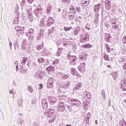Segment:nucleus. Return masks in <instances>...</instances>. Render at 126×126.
I'll use <instances>...</instances> for the list:
<instances>
[{"mask_svg":"<svg viewBox=\"0 0 126 126\" xmlns=\"http://www.w3.org/2000/svg\"><path fill=\"white\" fill-rule=\"evenodd\" d=\"M89 34L88 33H86L81 36L80 41L81 43H84L85 42L89 41Z\"/></svg>","mask_w":126,"mask_h":126,"instance_id":"obj_1","label":"nucleus"},{"mask_svg":"<svg viewBox=\"0 0 126 126\" xmlns=\"http://www.w3.org/2000/svg\"><path fill=\"white\" fill-rule=\"evenodd\" d=\"M81 3L82 4V6H83V7H84V8H86V7H88V5L90 4V0H82L81 1Z\"/></svg>","mask_w":126,"mask_h":126,"instance_id":"obj_2","label":"nucleus"},{"mask_svg":"<svg viewBox=\"0 0 126 126\" xmlns=\"http://www.w3.org/2000/svg\"><path fill=\"white\" fill-rule=\"evenodd\" d=\"M64 109H65V107H64V102H60L59 103L58 111H59V112H63Z\"/></svg>","mask_w":126,"mask_h":126,"instance_id":"obj_3","label":"nucleus"},{"mask_svg":"<svg viewBox=\"0 0 126 126\" xmlns=\"http://www.w3.org/2000/svg\"><path fill=\"white\" fill-rule=\"evenodd\" d=\"M54 86V80L52 78L49 79L48 84H47V88L48 89L53 88Z\"/></svg>","mask_w":126,"mask_h":126,"instance_id":"obj_4","label":"nucleus"},{"mask_svg":"<svg viewBox=\"0 0 126 126\" xmlns=\"http://www.w3.org/2000/svg\"><path fill=\"white\" fill-rule=\"evenodd\" d=\"M27 48H28V42H27V40L25 39L23 41L22 49L23 50H27Z\"/></svg>","mask_w":126,"mask_h":126,"instance_id":"obj_5","label":"nucleus"},{"mask_svg":"<svg viewBox=\"0 0 126 126\" xmlns=\"http://www.w3.org/2000/svg\"><path fill=\"white\" fill-rule=\"evenodd\" d=\"M78 68L80 72H84L85 71V64L84 63L80 64Z\"/></svg>","mask_w":126,"mask_h":126,"instance_id":"obj_6","label":"nucleus"},{"mask_svg":"<svg viewBox=\"0 0 126 126\" xmlns=\"http://www.w3.org/2000/svg\"><path fill=\"white\" fill-rule=\"evenodd\" d=\"M81 87H82V84L79 83L75 86L74 90L75 91H79L81 89Z\"/></svg>","mask_w":126,"mask_h":126,"instance_id":"obj_7","label":"nucleus"},{"mask_svg":"<svg viewBox=\"0 0 126 126\" xmlns=\"http://www.w3.org/2000/svg\"><path fill=\"white\" fill-rule=\"evenodd\" d=\"M121 89L123 91H126V80L123 81V83L121 85Z\"/></svg>","mask_w":126,"mask_h":126,"instance_id":"obj_8","label":"nucleus"},{"mask_svg":"<svg viewBox=\"0 0 126 126\" xmlns=\"http://www.w3.org/2000/svg\"><path fill=\"white\" fill-rule=\"evenodd\" d=\"M82 48L83 49H90V48H92L93 45L89 43L86 44L81 46Z\"/></svg>","mask_w":126,"mask_h":126,"instance_id":"obj_9","label":"nucleus"},{"mask_svg":"<svg viewBox=\"0 0 126 126\" xmlns=\"http://www.w3.org/2000/svg\"><path fill=\"white\" fill-rule=\"evenodd\" d=\"M100 3L95 5L94 8V11L95 12H99V10H100Z\"/></svg>","mask_w":126,"mask_h":126,"instance_id":"obj_10","label":"nucleus"},{"mask_svg":"<svg viewBox=\"0 0 126 126\" xmlns=\"http://www.w3.org/2000/svg\"><path fill=\"white\" fill-rule=\"evenodd\" d=\"M111 38H112V36L110 34H109V33L105 34V38L106 41H107V42H109L110 40H111Z\"/></svg>","mask_w":126,"mask_h":126,"instance_id":"obj_11","label":"nucleus"},{"mask_svg":"<svg viewBox=\"0 0 126 126\" xmlns=\"http://www.w3.org/2000/svg\"><path fill=\"white\" fill-rule=\"evenodd\" d=\"M55 69V67L49 66L46 68V70L48 73L50 74L52 71H54Z\"/></svg>","mask_w":126,"mask_h":126,"instance_id":"obj_12","label":"nucleus"},{"mask_svg":"<svg viewBox=\"0 0 126 126\" xmlns=\"http://www.w3.org/2000/svg\"><path fill=\"white\" fill-rule=\"evenodd\" d=\"M68 15L70 20H72L74 19V15H73V13L72 12H69L68 13Z\"/></svg>","mask_w":126,"mask_h":126,"instance_id":"obj_13","label":"nucleus"},{"mask_svg":"<svg viewBox=\"0 0 126 126\" xmlns=\"http://www.w3.org/2000/svg\"><path fill=\"white\" fill-rule=\"evenodd\" d=\"M28 60V58L25 57H23L22 61V63H21L23 65H24L25 63H26V62H27Z\"/></svg>","mask_w":126,"mask_h":126,"instance_id":"obj_14","label":"nucleus"},{"mask_svg":"<svg viewBox=\"0 0 126 126\" xmlns=\"http://www.w3.org/2000/svg\"><path fill=\"white\" fill-rule=\"evenodd\" d=\"M106 48L108 53H111V51H114V49L110 48V46L107 44L106 45Z\"/></svg>","mask_w":126,"mask_h":126,"instance_id":"obj_15","label":"nucleus"},{"mask_svg":"<svg viewBox=\"0 0 126 126\" xmlns=\"http://www.w3.org/2000/svg\"><path fill=\"white\" fill-rule=\"evenodd\" d=\"M37 62H38V63H43L45 62V59H44L42 57H40L38 59Z\"/></svg>","mask_w":126,"mask_h":126,"instance_id":"obj_16","label":"nucleus"},{"mask_svg":"<svg viewBox=\"0 0 126 126\" xmlns=\"http://www.w3.org/2000/svg\"><path fill=\"white\" fill-rule=\"evenodd\" d=\"M42 104L43 105H45L46 107H48V103L47 102V99L46 98H43L42 101Z\"/></svg>","mask_w":126,"mask_h":126,"instance_id":"obj_17","label":"nucleus"},{"mask_svg":"<svg viewBox=\"0 0 126 126\" xmlns=\"http://www.w3.org/2000/svg\"><path fill=\"white\" fill-rule=\"evenodd\" d=\"M43 47H44V45H37L36 49L37 50V51H40V50H42V49H43Z\"/></svg>","mask_w":126,"mask_h":126,"instance_id":"obj_18","label":"nucleus"},{"mask_svg":"<svg viewBox=\"0 0 126 126\" xmlns=\"http://www.w3.org/2000/svg\"><path fill=\"white\" fill-rule=\"evenodd\" d=\"M60 63V61L59 59H55L54 61L52 62V64H56V63Z\"/></svg>","mask_w":126,"mask_h":126,"instance_id":"obj_19","label":"nucleus"},{"mask_svg":"<svg viewBox=\"0 0 126 126\" xmlns=\"http://www.w3.org/2000/svg\"><path fill=\"white\" fill-rule=\"evenodd\" d=\"M112 24H115V25H112V28L113 29H117V28H118V26L116 25V22L112 23Z\"/></svg>","mask_w":126,"mask_h":126,"instance_id":"obj_20","label":"nucleus"},{"mask_svg":"<svg viewBox=\"0 0 126 126\" xmlns=\"http://www.w3.org/2000/svg\"><path fill=\"white\" fill-rule=\"evenodd\" d=\"M28 89H29V92H31V93H33V88H32V87L29 86Z\"/></svg>","mask_w":126,"mask_h":126,"instance_id":"obj_21","label":"nucleus"},{"mask_svg":"<svg viewBox=\"0 0 126 126\" xmlns=\"http://www.w3.org/2000/svg\"><path fill=\"white\" fill-rule=\"evenodd\" d=\"M71 29H72V27H70L69 28H67L66 27H64L65 31H69V30H71Z\"/></svg>","mask_w":126,"mask_h":126,"instance_id":"obj_22","label":"nucleus"},{"mask_svg":"<svg viewBox=\"0 0 126 126\" xmlns=\"http://www.w3.org/2000/svg\"><path fill=\"white\" fill-rule=\"evenodd\" d=\"M86 97H87L88 98H91V94L89 92H88L86 94Z\"/></svg>","mask_w":126,"mask_h":126,"instance_id":"obj_23","label":"nucleus"},{"mask_svg":"<svg viewBox=\"0 0 126 126\" xmlns=\"http://www.w3.org/2000/svg\"><path fill=\"white\" fill-rule=\"evenodd\" d=\"M71 73L73 75H75V74H76V70L75 69H73Z\"/></svg>","mask_w":126,"mask_h":126,"instance_id":"obj_24","label":"nucleus"},{"mask_svg":"<svg viewBox=\"0 0 126 126\" xmlns=\"http://www.w3.org/2000/svg\"><path fill=\"white\" fill-rule=\"evenodd\" d=\"M122 41L124 44H126V36L123 37Z\"/></svg>","mask_w":126,"mask_h":126,"instance_id":"obj_25","label":"nucleus"},{"mask_svg":"<svg viewBox=\"0 0 126 126\" xmlns=\"http://www.w3.org/2000/svg\"><path fill=\"white\" fill-rule=\"evenodd\" d=\"M76 10L77 11V12H80V11H81V9H80V7H76Z\"/></svg>","mask_w":126,"mask_h":126,"instance_id":"obj_26","label":"nucleus"},{"mask_svg":"<svg viewBox=\"0 0 126 126\" xmlns=\"http://www.w3.org/2000/svg\"><path fill=\"white\" fill-rule=\"evenodd\" d=\"M124 70H126V63H124L122 66Z\"/></svg>","mask_w":126,"mask_h":126,"instance_id":"obj_27","label":"nucleus"},{"mask_svg":"<svg viewBox=\"0 0 126 126\" xmlns=\"http://www.w3.org/2000/svg\"><path fill=\"white\" fill-rule=\"evenodd\" d=\"M122 53L123 54H124V55L126 54V48H124L122 50Z\"/></svg>","mask_w":126,"mask_h":126,"instance_id":"obj_28","label":"nucleus"},{"mask_svg":"<svg viewBox=\"0 0 126 126\" xmlns=\"http://www.w3.org/2000/svg\"><path fill=\"white\" fill-rule=\"evenodd\" d=\"M39 89L40 90H41V89H43V84H39Z\"/></svg>","mask_w":126,"mask_h":126,"instance_id":"obj_29","label":"nucleus"},{"mask_svg":"<svg viewBox=\"0 0 126 126\" xmlns=\"http://www.w3.org/2000/svg\"><path fill=\"white\" fill-rule=\"evenodd\" d=\"M71 60L72 61V62H75V57H72L71 58Z\"/></svg>","mask_w":126,"mask_h":126,"instance_id":"obj_30","label":"nucleus"},{"mask_svg":"<svg viewBox=\"0 0 126 126\" xmlns=\"http://www.w3.org/2000/svg\"><path fill=\"white\" fill-rule=\"evenodd\" d=\"M29 3H32V2H33V1H34V0H27Z\"/></svg>","mask_w":126,"mask_h":126,"instance_id":"obj_31","label":"nucleus"},{"mask_svg":"<svg viewBox=\"0 0 126 126\" xmlns=\"http://www.w3.org/2000/svg\"><path fill=\"white\" fill-rule=\"evenodd\" d=\"M63 78H64V79H66L68 78V76H67V75H65Z\"/></svg>","mask_w":126,"mask_h":126,"instance_id":"obj_32","label":"nucleus"},{"mask_svg":"<svg viewBox=\"0 0 126 126\" xmlns=\"http://www.w3.org/2000/svg\"><path fill=\"white\" fill-rule=\"evenodd\" d=\"M57 57H60V53H59V51H58L57 53L56 54Z\"/></svg>","mask_w":126,"mask_h":126,"instance_id":"obj_33","label":"nucleus"},{"mask_svg":"<svg viewBox=\"0 0 126 126\" xmlns=\"http://www.w3.org/2000/svg\"><path fill=\"white\" fill-rule=\"evenodd\" d=\"M106 58H108V56L105 55H104V60H106Z\"/></svg>","mask_w":126,"mask_h":126,"instance_id":"obj_34","label":"nucleus"},{"mask_svg":"<svg viewBox=\"0 0 126 126\" xmlns=\"http://www.w3.org/2000/svg\"><path fill=\"white\" fill-rule=\"evenodd\" d=\"M97 122H98V121H97V120L95 121V122L96 123L95 125H98V123H97Z\"/></svg>","mask_w":126,"mask_h":126,"instance_id":"obj_35","label":"nucleus"},{"mask_svg":"<svg viewBox=\"0 0 126 126\" xmlns=\"http://www.w3.org/2000/svg\"><path fill=\"white\" fill-rule=\"evenodd\" d=\"M85 28H86V29H88V30H90V29H89V28H88L87 27H86Z\"/></svg>","mask_w":126,"mask_h":126,"instance_id":"obj_36","label":"nucleus"},{"mask_svg":"<svg viewBox=\"0 0 126 126\" xmlns=\"http://www.w3.org/2000/svg\"><path fill=\"white\" fill-rule=\"evenodd\" d=\"M58 11H59V12H60L61 11V9L58 8Z\"/></svg>","mask_w":126,"mask_h":126,"instance_id":"obj_37","label":"nucleus"},{"mask_svg":"<svg viewBox=\"0 0 126 126\" xmlns=\"http://www.w3.org/2000/svg\"><path fill=\"white\" fill-rule=\"evenodd\" d=\"M113 78H114V80H116V79H117V78L116 77H113Z\"/></svg>","mask_w":126,"mask_h":126,"instance_id":"obj_38","label":"nucleus"},{"mask_svg":"<svg viewBox=\"0 0 126 126\" xmlns=\"http://www.w3.org/2000/svg\"><path fill=\"white\" fill-rule=\"evenodd\" d=\"M49 23H50V24H53V23H54L53 22H49Z\"/></svg>","mask_w":126,"mask_h":126,"instance_id":"obj_39","label":"nucleus"},{"mask_svg":"<svg viewBox=\"0 0 126 126\" xmlns=\"http://www.w3.org/2000/svg\"><path fill=\"white\" fill-rule=\"evenodd\" d=\"M124 102H125V103H126V99H124Z\"/></svg>","mask_w":126,"mask_h":126,"instance_id":"obj_40","label":"nucleus"},{"mask_svg":"<svg viewBox=\"0 0 126 126\" xmlns=\"http://www.w3.org/2000/svg\"><path fill=\"white\" fill-rule=\"evenodd\" d=\"M66 126H71V125H66Z\"/></svg>","mask_w":126,"mask_h":126,"instance_id":"obj_41","label":"nucleus"},{"mask_svg":"<svg viewBox=\"0 0 126 126\" xmlns=\"http://www.w3.org/2000/svg\"><path fill=\"white\" fill-rule=\"evenodd\" d=\"M12 45V44L11 43V42H10V46H11Z\"/></svg>","mask_w":126,"mask_h":126,"instance_id":"obj_42","label":"nucleus"},{"mask_svg":"<svg viewBox=\"0 0 126 126\" xmlns=\"http://www.w3.org/2000/svg\"><path fill=\"white\" fill-rule=\"evenodd\" d=\"M79 18H80V19H81V17H79Z\"/></svg>","mask_w":126,"mask_h":126,"instance_id":"obj_43","label":"nucleus"},{"mask_svg":"<svg viewBox=\"0 0 126 126\" xmlns=\"http://www.w3.org/2000/svg\"><path fill=\"white\" fill-rule=\"evenodd\" d=\"M108 67H111V66L108 65Z\"/></svg>","mask_w":126,"mask_h":126,"instance_id":"obj_44","label":"nucleus"},{"mask_svg":"<svg viewBox=\"0 0 126 126\" xmlns=\"http://www.w3.org/2000/svg\"><path fill=\"white\" fill-rule=\"evenodd\" d=\"M11 92H12L11 91H9V93H11Z\"/></svg>","mask_w":126,"mask_h":126,"instance_id":"obj_45","label":"nucleus"},{"mask_svg":"<svg viewBox=\"0 0 126 126\" xmlns=\"http://www.w3.org/2000/svg\"><path fill=\"white\" fill-rule=\"evenodd\" d=\"M18 66H17V65L16 66V69H17Z\"/></svg>","mask_w":126,"mask_h":126,"instance_id":"obj_46","label":"nucleus"},{"mask_svg":"<svg viewBox=\"0 0 126 126\" xmlns=\"http://www.w3.org/2000/svg\"><path fill=\"white\" fill-rule=\"evenodd\" d=\"M101 93H103V94H104V92H102Z\"/></svg>","mask_w":126,"mask_h":126,"instance_id":"obj_47","label":"nucleus"},{"mask_svg":"<svg viewBox=\"0 0 126 126\" xmlns=\"http://www.w3.org/2000/svg\"><path fill=\"white\" fill-rule=\"evenodd\" d=\"M109 3H111V1H109Z\"/></svg>","mask_w":126,"mask_h":126,"instance_id":"obj_48","label":"nucleus"}]
</instances>
